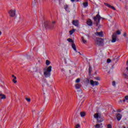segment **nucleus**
Masks as SVG:
<instances>
[{
	"label": "nucleus",
	"instance_id": "1",
	"mask_svg": "<svg viewBox=\"0 0 128 128\" xmlns=\"http://www.w3.org/2000/svg\"><path fill=\"white\" fill-rule=\"evenodd\" d=\"M52 66H49L48 68L44 70V74L45 78H50V72H52Z\"/></svg>",
	"mask_w": 128,
	"mask_h": 128
},
{
	"label": "nucleus",
	"instance_id": "2",
	"mask_svg": "<svg viewBox=\"0 0 128 128\" xmlns=\"http://www.w3.org/2000/svg\"><path fill=\"white\" fill-rule=\"evenodd\" d=\"M122 32L120 30H117L116 33H114L112 35V40H111L112 42H116V38H118L116 34L120 36Z\"/></svg>",
	"mask_w": 128,
	"mask_h": 128
},
{
	"label": "nucleus",
	"instance_id": "3",
	"mask_svg": "<svg viewBox=\"0 0 128 128\" xmlns=\"http://www.w3.org/2000/svg\"><path fill=\"white\" fill-rule=\"evenodd\" d=\"M98 46H102L104 44V40L102 38H97L95 42Z\"/></svg>",
	"mask_w": 128,
	"mask_h": 128
},
{
	"label": "nucleus",
	"instance_id": "4",
	"mask_svg": "<svg viewBox=\"0 0 128 128\" xmlns=\"http://www.w3.org/2000/svg\"><path fill=\"white\" fill-rule=\"evenodd\" d=\"M100 18H102L98 14L97 16L94 18V20L96 23V26H98V23H100Z\"/></svg>",
	"mask_w": 128,
	"mask_h": 128
},
{
	"label": "nucleus",
	"instance_id": "5",
	"mask_svg": "<svg viewBox=\"0 0 128 128\" xmlns=\"http://www.w3.org/2000/svg\"><path fill=\"white\" fill-rule=\"evenodd\" d=\"M94 118H96L98 122H100L102 120V118H100V116L98 113L95 114H94Z\"/></svg>",
	"mask_w": 128,
	"mask_h": 128
},
{
	"label": "nucleus",
	"instance_id": "6",
	"mask_svg": "<svg viewBox=\"0 0 128 128\" xmlns=\"http://www.w3.org/2000/svg\"><path fill=\"white\" fill-rule=\"evenodd\" d=\"M8 14L10 16H12V18H14V16H16V10H9Z\"/></svg>",
	"mask_w": 128,
	"mask_h": 128
},
{
	"label": "nucleus",
	"instance_id": "7",
	"mask_svg": "<svg viewBox=\"0 0 128 128\" xmlns=\"http://www.w3.org/2000/svg\"><path fill=\"white\" fill-rule=\"evenodd\" d=\"M90 84L92 86H98V82L96 81H94V80H90Z\"/></svg>",
	"mask_w": 128,
	"mask_h": 128
},
{
	"label": "nucleus",
	"instance_id": "8",
	"mask_svg": "<svg viewBox=\"0 0 128 128\" xmlns=\"http://www.w3.org/2000/svg\"><path fill=\"white\" fill-rule=\"evenodd\" d=\"M64 10H65L68 12H70V5H64Z\"/></svg>",
	"mask_w": 128,
	"mask_h": 128
},
{
	"label": "nucleus",
	"instance_id": "9",
	"mask_svg": "<svg viewBox=\"0 0 128 128\" xmlns=\"http://www.w3.org/2000/svg\"><path fill=\"white\" fill-rule=\"evenodd\" d=\"M95 34L98 36H100V38H102V36H104V32H97L95 33Z\"/></svg>",
	"mask_w": 128,
	"mask_h": 128
},
{
	"label": "nucleus",
	"instance_id": "10",
	"mask_svg": "<svg viewBox=\"0 0 128 128\" xmlns=\"http://www.w3.org/2000/svg\"><path fill=\"white\" fill-rule=\"evenodd\" d=\"M79 24L80 23L78 22V20H74L72 21V24L75 26H78Z\"/></svg>",
	"mask_w": 128,
	"mask_h": 128
},
{
	"label": "nucleus",
	"instance_id": "11",
	"mask_svg": "<svg viewBox=\"0 0 128 128\" xmlns=\"http://www.w3.org/2000/svg\"><path fill=\"white\" fill-rule=\"evenodd\" d=\"M72 48H73L75 52H78V51L76 50V44L74 43L72 44Z\"/></svg>",
	"mask_w": 128,
	"mask_h": 128
},
{
	"label": "nucleus",
	"instance_id": "12",
	"mask_svg": "<svg viewBox=\"0 0 128 128\" xmlns=\"http://www.w3.org/2000/svg\"><path fill=\"white\" fill-rule=\"evenodd\" d=\"M122 114H117L116 118H117L118 120H122Z\"/></svg>",
	"mask_w": 128,
	"mask_h": 128
},
{
	"label": "nucleus",
	"instance_id": "13",
	"mask_svg": "<svg viewBox=\"0 0 128 128\" xmlns=\"http://www.w3.org/2000/svg\"><path fill=\"white\" fill-rule=\"evenodd\" d=\"M86 23L88 26H92V20H90V19H88L87 20Z\"/></svg>",
	"mask_w": 128,
	"mask_h": 128
},
{
	"label": "nucleus",
	"instance_id": "14",
	"mask_svg": "<svg viewBox=\"0 0 128 128\" xmlns=\"http://www.w3.org/2000/svg\"><path fill=\"white\" fill-rule=\"evenodd\" d=\"M6 96L4 94H0V100H6Z\"/></svg>",
	"mask_w": 128,
	"mask_h": 128
},
{
	"label": "nucleus",
	"instance_id": "15",
	"mask_svg": "<svg viewBox=\"0 0 128 128\" xmlns=\"http://www.w3.org/2000/svg\"><path fill=\"white\" fill-rule=\"evenodd\" d=\"M12 78H14L12 80V82L14 84H16L17 81H16V77L14 76V75H12Z\"/></svg>",
	"mask_w": 128,
	"mask_h": 128
},
{
	"label": "nucleus",
	"instance_id": "16",
	"mask_svg": "<svg viewBox=\"0 0 128 128\" xmlns=\"http://www.w3.org/2000/svg\"><path fill=\"white\" fill-rule=\"evenodd\" d=\"M75 88H76V90H78L80 89V88H82V85L80 84H76V86H75Z\"/></svg>",
	"mask_w": 128,
	"mask_h": 128
},
{
	"label": "nucleus",
	"instance_id": "17",
	"mask_svg": "<svg viewBox=\"0 0 128 128\" xmlns=\"http://www.w3.org/2000/svg\"><path fill=\"white\" fill-rule=\"evenodd\" d=\"M74 32H76L75 29H73L72 30H70L69 32L70 34V36H72V34H74Z\"/></svg>",
	"mask_w": 128,
	"mask_h": 128
},
{
	"label": "nucleus",
	"instance_id": "18",
	"mask_svg": "<svg viewBox=\"0 0 128 128\" xmlns=\"http://www.w3.org/2000/svg\"><path fill=\"white\" fill-rule=\"evenodd\" d=\"M83 6H84V8H86V6H88V2H84Z\"/></svg>",
	"mask_w": 128,
	"mask_h": 128
},
{
	"label": "nucleus",
	"instance_id": "19",
	"mask_svg": "<svg viewBox=\"0 0 128 128\" xmlns=\"http://www.w3.org/2000/svg\"><path fill=\"white\" fill-rule=\"evenodd\" d=\"M80 114L82 118H84L86 116V113L84 112H80Z\"/></svg>",
	"mask_w": 128,
	"mask_h": 128
},
{
	"label": "nucleus",
	"instance_id": "20",
	"mask_svg": "<svg viewBox=\"0 0 128 128\" xmlns=\"http://www.w3.org/2000/svg\"><path fill=\"white\" fill-rule=\"evenodd\" d=\"M102 124H96L95 126V128H100V126H102Z\"/></svg>",
	"mask_w": 128,
	"mask_h": 128
},
{
	"label": "nucleus",
	"instance_id": "21",
	"mask_svg": "<svg viewBox=\"0 0 128 128\" xmlns=\"http://www.w3.org/2000/svg\"><path fill=\"white\" fill-rule=\"evenodd\" d=\"M125 100H123V102H126V100H128V96H126L124 97Z\"/></svg>",
	"mask_w": 128,
	"mask_h": 128
},
{
	"label": "nucleus",
	"instance_id": "22",
	"mask_svg": "<svg viewBox=\"0 0 128 128\" xmlns=\"http://www.w3.org/2000/svg\"><path fill=\"white\" fill-rule=\"evenodd\" d=\"M50 62L48 60H46V65L50 66Z\"/></svg>",
	"mask_w": 128,
	"mask_h": 128
},
{
	"label": "nucleus",
	"instance_id": "23",
	"mask_svg": "<svg viewBox=\"0 0 128 128\" xmlns=\"http://www.w3.org/2000/svg\"><path fill=\"white\" fill-rule=\"evenodd\" d=\"M68 42H74V40H72V39L69 38L67 40Z\"/></svg>",
	"mask_w": 128,
	"mask_h": 128
},
{
	"label": "nucleus",
	"instance_id": "24",
	"mask_svg": "<svg viewBox=\"0 0 128 128\" xmlns=\"http://www.w3.org/2000/svg\"><path fill=\"white\" fill-rule=\"evenodd\" d=\"M82 40L84 44H86V40H84V37L82 38Z\"/></svg>",
	"mask_w": 128,
	"mask_h": 128
},
{
	"label": "nucleus",
	"instance_id": "25",
	"mask_svg": "<svg viewBox=\"0 0 128 128\" xmlns=\"http://www.w3.org/2000/svg\"><path fill=\"white\" fill-rule=\"evenodd\" d=\"M105 6H108V8H110L111 6L110 4H108V3H104Z\"/></svg>",
	"mask_w": 128,
	"mask_h": 128
},
{
	"label": "nucleus",
	"instance_id": "26",
	"mask_svg": "<svg viewBox=\"0 0 128 128\" xmlns=\"http://www.w3.org/2000/svg\"><path fill=\"white\" fill-rule=\"evenodd\" d=\"M127 36H128V34H126V32H124L123 34V36H124V38H126Z\"/></svg>",
	"mask_w": 128,
	"mask_h": 128
},
{
	"label": "nucleus",
	"instance_id": "27",
	"mask_svg": "<svg viewBox=\"0 0 128 128\" xmlns=\"http://www.w3.org/2000/svg\"><path fill=\"white\" fill-rule=\"evenodd\" d=\"M80 82V78H77L76 80V82L77 84H78V82Z\"/></svg>",
	"mask_w": 128,
	"mask_h": 128
},
{
	"label": "nucleus",
	"instance_id": "28",
	"mask_svg": "<svg viewBox=\"0 0 128 128\" xmlns=\"http://www.w3.org/2000/svg\"><path fill=\"white\" fill-rule=\"evenodd\" d=\"M76 128H80V124H77L76 126Z\"/></svg>",
	"mask_w": 128,
	"mask_h": 128
},
{
	"label": "nucleus",
	"instance_id": "29",
	"mask_svg": "<svg viewBox=\"0 0 128 128\" xmlns=\"http://www.w3.org/2000/svg\"><path fill=\"white\" fill-rule=\"evenodd\" d=\"M89 74L92 73V67L90 66L89 67V71H88Z\"/></svg>",
	"mask_w": 128,
	"mask_h": 128
},
{
	"label": "nucleus",
	"instance_id": "30",
	"mask_svg": "<svg viewBox=\"0 0 128 128\" xmlns=\"http://www.w3.org/2000/svg\"><path fill=\"white\" fill-rule=\"evenodd\" d=\"M110 8H112L113 10H116V8L113 6H110Z\"/></svg>",
	"mask_w": 128,
	"mask_h": 128
},
{
	"label": "nucleus",
	"instance_id": "31",
	"mask_svg": "<svg viewBox=\"0 0 128 128\" xmlns=\"http://www.w3.org/2000/svg\"><path fill=\"white\" fill-rule=\"evenodd\" d=\"M107 128H112V125H110V124H108L107 126Z\"/></svg>",
	"mask_w": 128,
	"mask_h": 128
},
{
	"label": "nucleus",
	"instance_id": "32",
	"mask_svg": "<svg viewBox=\"0 0 128 128\" xmlns=\"http://www.w3.org/2000/svg\"><path fill=\"white\" fill-rule=\"evenodd\" d=\"M124 78H128V76L126 74H124Z\"/></svg>",
	"mask_w": 128,
	"mask_h": 128
},
{
	"label": "nucleus",
	"instance_id": "33",
	"mask_svg": "<svg viewBox=\"0 0 128 128\" xmlns=\"http://www.w3.org/2000/svg\"><path fill=\"white\" fill-rule=\"evenodd\" d=\"M26 100L28 102H30V98H26Z\"/></svg>",
	"mask_w": 128,
	"mask_h": 128
},
{
	"label": "nucleus",
	"instance_id": "34",
	"mask_svg": "<svg viewBox=\"0 0 128 128\" xmlns=\"http://www.w3.org/2000/svg\"><path fill=\"white\" fill-rule=\"evenodd\" d=\"M112 86H116V82L114 81L112 82Z\"/></svg>",
	"mask_w": 128,
	"mask_h": 128
},
{
	"label": "nucleus",
	"instance_id": "35",
	"mask_svg": "<svg viewBox=\"0 0 128 128\" xmlns=\"http://www.w3.org/2000/svg\"><path fill=\"white\" fill-rule=\"evenodd\" d=\"M112 62V60H110V59H108L107 60L108 64H110V62Z\"/></svg>",
	"mask_w": 128,
	"mask_h": 128
},
{
	"label": "nucleus",
	"instance_id": "36",
	"mask_svg": "<svg viewBox=\"0 0 128 128\" xmlns=\"http://www.w3.org/2000/svg\"><path fill=\"white\" fill-rule=\"evenodd\" d=\"M95 79L96 80H100L99 78H96Z\"/></svg>",
	"mask_w": 128,
	"mask_h": 128
},
{
	"label": "nucleus",
	"instance_id": "37",
	"mask_svg": "<svg viewBox=\"0 0 128 128\" xmlns=\"http://www.w3.org/2000/svg\"><path fill=\"white\" fill-rule=\"evenodd\" d=\"M52 24H56V22H54V21L52 22Z\"/></svg>",
	"mask_w": 128,
	"mask_h": 128
},
{
	"label": "nucleus",
	"instance_id": "38",
	"mask_svg": "<svg viewBox=\"0 0 128 128\" xmlns=\"http://www.w3.org/2000/svg\"><path fill=\"white\" fill-rule=\"evenodd\" d=\"M61 71L62 72H64V68L61 69Z\"/></svg>",
	"mask_w": 128,
	"mask_h": 128
},
{
	"label": "nucleus",
	"instance_id": "39",
	"mask_svg": "<svg viewBox=\"0 0 128 128\" xmlns=\"http://www.w3.org/2000/svg\"><path fill=\"white\" fill-rule=\"evenodd\" d=\"M71 0V2H74V1L76 0Z\"/></svg>",
	"mask_w": 128,
	"mask_h": 128
},
{
	"label": "nucleus",
	"instance_id": "40",
	"mask_svg": "<svg viewBox=\"0 0 128 128\" xmlns=\"http://www.w3.org/2000/svg\"><path fill=\"white\" fill-rule=\"evenodd\" d=\"M126 66H128V60H127Z\"/></svg>",
	"mask_w": 128,
	"mask_h": 128
},
{
	"label": "nucleus",
	"instance_id": "41",
	"mask_svg": "<svg viewBox=\"0 0 128 128\" xmlns=\"http://www.w3.org/2000/svg\"><path fill=\"white\" fill-rule=\"evenodd\" d=\"M0 36H2V32L0 31Z\"/></svg>",
	"mask_w": 128,
	"mask_h": 128
},
{
	"label": "nucleus",
	"instance_id": "42",
	"mask_svg": "<svg viewBox=\"0 0 128 128\" xmlns=\"http://www.w3.org/2000/svg\"><path fill=\"white\" fill-rule=\"evenodd\" d=\"M78 54H80V52H78Z\"/></svg>",
	"mask_w": 128,
	"mask_h": 128
},
{
	"label": "nucleus",
	"instance_id": "43",
	"mask_svg": "<svg viewBox=\"0 0 128 128\" xmlns=\"http://www.w3.org/2000/svg\"><path fill=\"white\" fill-rule=\"evenodd\" d=\"M76 2H80V0H76Z\"/></svg>",
	"mask_w": 128,
	"mask_h": 128
},
{
	"label": "nucleus",
	"instance_id": "44",
	"mask_svg": "<svg viewBox=\"0 0 128 128\" xmlns=\"http://www.w3.org/2000/svg\"><path fill=\"white\" fill-rule=\"evenodd\" d=\"M124 128H126V127H124Z\"/></svg>",
	"mask_w": 128,
	"mask_h": 128
}]
</instances>
